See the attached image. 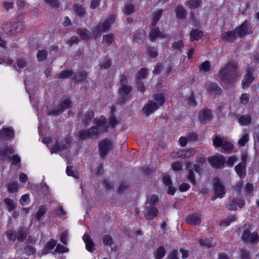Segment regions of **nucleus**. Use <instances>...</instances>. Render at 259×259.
Returning a JSON list of instances; mask_svg holds the SVG:
<instances>
[{"label":"nucleus","instance_id":"nucleus-37","mask_svg":"<svg viewBox=\"0 0 259 259\" xmlns=\"http://www.w3.org/2000/svg\"><path fill=\"white\" fill-rule=\"evenodd\" d=\"M90 132V138H97L100 134L103 133L97 128V126H93L88 129Z\"/></svg>","mask_w":259,"mask_h":259},{"label":"nucleus","instance_id":"nucleus-44","mask_svg":"<svg viewBox=\"0 0 259 259\" xmlns=\"http://www.w3.org/2000/svg\"><path fill=\"white\" fill-rule=\"evenodd\" d=\"M135 5L131 3H127L125 5L123 12L125 14L129 15L134 12Z\"/></svg>","mask_w":259,"mask_h":259},{"label":"nucleus","instance_id":"nucleus-63","mask_svg":"<svg viewBox=\"0 0 259 259\" xmlns=\"http://www.w3.org/2000/svg\"><path fill=\"white\" fill-rule=\"evenodd\" d=\"M241 259H250L249 251L245 249H241L240 252Z\"/></svg>","mask_w":259,"mask_h":259},{"label":"nucleus","instance_id":"nucleus-10","mask_svg":"<svg viewBox=\"0 0 259 259\" xmlns=\"http://www.w3.org/2000/svg\"><path fill=\"white\" fill-rule=\"evenodd\" d=\"M213 190L215 197H212L211 199L214 200L216 197L222 198L225 194V189L224 185L218 178L214 180Z\"/></svg>","mask_w":259,"mask_h":259},{"label":"nucleus","instance_id":"nucleus-46","mask_svg":"<svg viewBox=\"0 0 259 259\" xmlns=\"http://www.w3.org/2000/svg\"><path fill=\"white\" fill-rule=\"evenodd\" d=\"M224 140L220 136H216L213 139V145L215 148H220L222 146Z\"/></svg>","mask_w":259,"mask_h":259},{"label":"nucleus","instance_id":"nucleus-54","mask_svg":"<svg viewBox=\"0 0 259 259\" xmlns=\"http://www.w3.org/2000/svg\"><path fill=\"white\" fill-rule=\"evenodd\" d=\"M223 149L226 152H231L233 150L234 146L229 141L225 140L222 146Z\"/></svg>","mask_w":259,"mask_h":259},{"label":"nucleus","instance_id":"nucleus-14","mask_svg":"<svg viewBox=\"0 0 259 259\" xmlns=\"http://www.w3.org/2000/svg\"><path fill=\"white\" fill-rule=\"evenodd\" d=\"M185 221L190 225H199L201 222V214L197 212L191 213L186 216Z\"/></svg>","mask_w":259,"mask_h":259},{"label":"nucleus","instance_id":"nucleus-55","mask_svg":"<svg viewBox=\"0 0 259 259\" xmlns=\"http://www.w3.org/2000/svg\"><path fill=\"white\" fill-rule=\"evenodd\" d=\"M57 244V241L54 239H51L47 243L45 246V250L46 251H50L52 250Z\"/></svg>","mask_w":259,"mask_h":259},{"label":"nucleus","instance_id":"nucleus-4","mask_svg":"<svg viewBox=\"0 0 259 259\" xmlns=\"http://www.w3.org/2000/svg\"><path fill=\"white\" fill-rule=\"evenodd\" d=\"M132 90V87L130 85L120 86L118 91L119 97L117 102L119 104L125 103L129 99L128 95Z\"/></svg>","mask_w":259,"mask_h":259},{"label":"nucleus","instance_id":"nucleus-17","mask_svg":"<svg viewBox=\"0 0 259 259\" xmlns=\"http://www.w3.org/2000/svg\"><path fill=\"white\" fill-rule=\"evenodd\" d=\"M158 213L159 210L155 206H148L146 208L144 217L147 220H152L156 218Z\"/></svg>","mask_w":259,"mask_h":259},{"label":"nucleus","instance_id":"nucleus-5","mask_svg":"<svg viewBox=\"0 0 259 259\" xmlns=\"http://www.w3.org/2000/svg\"><path fill=\"white\" fill-rule=\"evenodd\" d=\"M196 153V150L194 148H191L187 149H182L178 151H173L170 153V157L172 158L177 159L188 158L194 155Z\"/></svg>","mask_w":259,"mask_h":259},{"label":"nucleus","instance_id":"nucleus-26","mask_svg":"<svg viewBox=\"0 0 259 259\" xmlns=\"http://www.w3.org/2000/svg\"><path fill=\"white\" fill-rule=\"evenodd\" d=\"M203 35V32L201 30L193 29L190 33V41H194V40H198Z\"/></svg>","mask_w":259,"mask_h":259},{"label":"nucleus","instance_id":"nucleus-31","mask_svg":"<svg viewBox=\"0 0 259 259\" xmlns=\"http://www.w3.org/2000/svg\"><path fill=\"white\" fill-rule=\"evenodd\" d=\"M176 14L178 19H182L185 18L187 12L182 6L178 5L176 9Z\"/></svg>","mask_w":259,"mask_h":259},{"label":"nucleus","instance_id":"nucleus-18","mask_svg":"<svg viewBox=\"0 0 259 259\" xmlns=\"http://www.w3.org/2000/svg\"><path fill=\"white\" fill-rule=\"evenodd\" d=\"M94 123L97 126L101 132L103 133L107 131L108 126L106 125V119L104 116H101L99 118H96L94 119Z\"/></svg>","mask_w":259,"mask_h":259},{"label":"nucleus","instance_id":"nucleus-29","mask_svg":"<svg viewBox=\"0 0 259 259\" xmlns=\"http://www.w3.org/2000/svg\"><path fill=\"white\" fill-rule=\"evenodd\" d=\"M239 123L242 125H249L251 122V116L250 115H245L237 116Z\"/></svg>","mask_w":259,"mask_h":259},{"label":"nucleus","instance_id":"nucleus-27","mask_svg":"<svg viewBox=\"0 0 259 259\" xmlns=\"http://www.w3.org/2000/svg\"><path fill=\"white\" fill-rule=\"evenodd\" d=\"M235 170L241 179L243 178L246 175L245 163H239L235 166Z\"/></svg>","mask_w":259,"mask_h":259},{"label":"nucleus","instance_id":"nucleus-35","mask_svg":"<svg viewBox=\"0 0 259 259\" xmlns=\"http://www.w3.org/2000/svg\"><path fill=\"white\" fill-rule=\"evenodd\" d=\"M73 9L76 15L82 17L85 14V9L79 4H75L73 5Z\"/></svg>","mask_w":259,"mask_h":259},{"label":"nucleus","instance_id":"nucleus-1","mask_svg":"<svg viewBox=\"0 0 259 259\" xmlns=\"http://www.w3.org/2000/svg\"><path fill=\"white\" fill-rule=\"evenodd\" d=\"M239 76L238 64L234 61L226 63L220 69L218 75L220 81L228 84L236 81Z\"/></svg>","mask_w":259,"mask_h":259},{"label":"nucleus","instance_id":"nucleus-24","mask_svg":"<svg viewBox=\"0 0 259 259\" xmlns=\"http://www.w3.org/2000/svg\"><path fill=\"white\" fill-rule=\"evenodd\" d=\"M94 117V112L92 110H88L84 115L81 116V121L85 127L91 122Z\"/></svg>","mask_w":259,"mask_h":259},{"label":"nucleus","instance_id":"nucleus-34","mask_svg":"<svg viewBox=\"0 0 259 259\" xmlns=\"http://www.w3.org/2000/svg\"><path fill=\"white\" fill-rule=\"evenodd\" d=\"M236 218V215L235 214L230 215L227 219H224L221 220L219 223L220 225L223 227H227L232 222L235 221Z\"/></svg>","mask_w":259,"mask_h":259},{"label":"nucleus","instance_id":"nucleus-8","mask_svg":"<svg viewBox=\"0 0 259 259\" xmlns=\"http://www.w3.org/2000/svg\"><path fill=\"white\" fill-rule=\"evenodd\" d=\"M208 160L211 165L215 168L223 167L225 163V158L222 155L209 156Z\"/></svg>","mask_w":259,"mask_h":259},{"label":"nucleus","instance_id":"nucleus-9","mask_svg":"<svg viewBox=\"0 0 259 259\" xmlns=\"http://www.w3.org/2000/svg\"><path fill=\"white\" fill-rule=\"evenodd\" d=\"M235 31L236 34L240 37H242L251 33V28L250 22L248 20H245L241 25L237 27L235 29Z\"/></svg>","mask_w":259,"mask_h":259},{"label":"nucleus","instance_id":"nucleus-19","mask_svg":"<svg viewBox=\"0 0 259 259\" xmlns=\"http://www.w3.org/2000/svg\"><path fill=\"white\" fill-rule=\"evenodd\" d=\"M221 38L223 40L233 42L237 38V34L235 31H228L221 34Z\"/></svg>","mask_w":259,"mask_h":259},{"label":"nucleus","instance_id":"nucleus-53","mask_svg":"<svg viewBox=\"0 0 259 259\" xmlns=\"http://www.w3.org/2000/svg\"><path fill=\"white\" fill-rule=\"evenodd\" d=\"M211 68L210 62L208 61H205L203 62L199 66V70L204 72H208Z\"/></svg>","mask_w":259,"mask_h":259},{"label":"nucleus","instance_id":"nucleus-23","mask_svg":"<svg viewBox=\"0 0 259 259\" xmlns=\"http://www.w3.org/2000/svg\"><path fill=\"white\" fill-rule=\"evenodd\" d=\"M83 239L85 243L86 249L91 252L95 250V244L90 236L85 234L83 236Z\"/></svg>","mask_w":259,"mask_h":259},{"label":"nucleus","instance_id":"nucleus-30","mask_svg":"<svg viewBox=\"0 0 259 259\" xmlns=\"http://www.w3.org/2000/svg\"><path fill=\"white\" fill-rule=\"evenodd\" d=\"M153 98L157 102L158 107L162 106L165 102V96L163 93L154 94L152 96Z\"/></svg>","mask_w":259,"mask_h":259},{"label":"nucleus","instance_id":"nucleus-33","mask_svg":"<svg viewBox=\"0 0 259 259\" xmlns=\"http://www.w3.org/2000/svg\"><path fill=\"white\" fill-rule=\"evenodd\" d=\"M201 3V0H188L185 5L190 9H196L200 6Z\"/></svg>","mask_w":259,"mask_h":259},{"label":"nucleus","instance_id":"nucleus-48","mask_svg":"<svg viewBox=\"0 0 259 259\" xmlns=\"http://www.w3.org/2000/svg\"><path fill=\"white\" fill-rule=\"evenodd\" d=\"M66 172L68 176L73 177L76 179L79 178V173L74 169L72 166H68L66 169Z\"/></svg>","mask_w":259,"mask_h":259},{"label":"nucleus","instance_id":"nucleus-64","mask_svg":"<svg viewBox=\"0 0 259 259\" xmlns=\"http://www.w3.org/2000/svg\"><path fill=\"white\" fill-rule=\"evenodd\" d=\"M167 259H179L178 250L174 249L170 251L167 256Z\"/></svg>","mask_w":259,"mask_h":259},{"label":"nucleus","instance_id":"nucleus-62","mask_svg":"<svg viewBox=\"0 0 259 259\" xmlns=\"http://www.w3.org/2000/svg\"><path fill=\"white\" fill-rule=\"evenodd\" d=\"M171 167L174 170L180 171L183 169V165L181 162L176 161L172 163Z\"/></svg>","mask_w":259,"mask_h":259},{"label":"nucleus","instance_id":"nucleus-16","mask_svg":"<svg viewBox=\"0 0 259 259\" xmlns=\"http://www.w3.org/2000/svg\"><path fill=\"white\" fill-rule=\"evenodd\" d=\"M158 108L157 103L152 101H149L143 107L142 111L148 116L154 113Z\"/></svg>","mask_w":259,"mask_h":259},{"label":"nucleus","instance_id":"nucleus-32","mask_svg":"<svg viewBox=\"0 0 259 259\" xmlns=\"http://www.w3.org/2000/svg\"><path fill=\"white\" fill-rule=\"evenodd\" d=\"M3 202L6 205L7 209L9 211H13L17 207L15 202L12 199L6 198L3 200Z\"/></svg>","mask_w":259,"mask_h":259},{"label":"nucleus","instance_id":"nucleus-52","mask_svg":"<svg viewBox=\"0 0 259 259\" xmlns=\"http://www.w3.org/2000/svg\"><path fill=\"white\" fill-rule=\"evenodd\" d=\"M44 2L46 4L55 9H57L60 6L59 0H44Z\"/></svg>","mask_w":259,"mask_h":259},{"label":"nucleus","instance_id":"nucleus-40","mask_svg":"<svg viewBox=\"0 0 259 259\" xmlns=\"http://www.w3.org/2000/svg\"><path fill=\"white\" fill-rule=\"evenodd\" d=\"M90 132L88 130H82L77 133V136L79 140H83L87 138H90Z\"/></svg>","mask_w":259,"mask_h":259},{"label":"nucleus","instance_id":"nucleus-12","mask_svg":"<svg viewBox=\"0 0 259 259\" xmlns=\"http://www.w3.org/2000/svg\"><path fill=\"white\" fill-rule=\"evenodd\" d=\"M213 117L211 110L208 108H204L199 112L198 119L202 124H205L211 120Z\"/></svg>","mask_w":259,"mask_h":259},{"label":"nucleus","instance_id":"nucleus-25","mask_svg":"<svg viewBox=\"0 0 259 259\" xmlns=\"http://www.w3.org/2000/svg\"><path fill=\"white\" fill-rule=\"evenodd\" d=\"M14 136V131L9 128H4L0 131V137L7 140L11 139Z\"/></svg>","mask_w":259,"mask_h":259},{"label":"nucleus","instance_id":"nucleus-21","mask_svg":"<svg viewBox=\"0 0 259 259\" xmlns=\"http://www.w3.org/2000/svg\"><path fill=\"white\" fill-rule=\"evenodd\" d=\"M14 153V150L12 147L6 146L0 149V157L2 161H5L9 158V155Z\"/></svg>","mask_w":259,"mask_h":259},{"label":"nucleus","instance_id":"nucleus-49","mask_svg":"<svg viewBox=\"0 0 259 259\" xmlns=\"http://www.w3.org/2000/svg\"><path fill=\"white\" fill-rule=\"evenodd\" d=\"M7 187L9 192L10 193H13L18 191L19 187L17 182H13L9 184L7 186Z\"/></svg>","mask_w":259,"mask_h":259},{"label":"nucleus","instance_id":"nucleus-2","mask_svg":"<svg viewBox=\"0 0 259 259\" xmlns=\"http://www.w3.org/2000/svg\"><path fill=\"white\" fill-rule=\"evenodd\" d=\"M115 17L113 15L109 16L103 23H100L95 28L94 33L97 37L100 36L102 32L109 29L111 25L114 23Z\"/></svg>","mask_w":259,"mask_h":259},{"label":"nucleus","instance_id":"nucleus-50","mask_svg":"<svg viewBox=\"0 0 259 259\" xmlns=\"http://www.w3.org/2000/svg\"><path fill=\"white\" fill-rule=\"evenodd\" d=\"M148 55L152 58H156L158 56V53L157 49L154 47L149 46L147 48Z\"/></svg>","mask_w":259,"mask_h":259},{"label":"nucleus","instance_id":"nucleus-13","mask_svg":"<svg viewBox=\"0 0 259 259\" xmlns=\"http://www.w3.org/2000/svg\"><path fill=\"white\" fill-rule=\"evenodd\" d=\"M205 88L209 94L213 97L220 95L222 92V90L216 83L208 82L205 84Z\"/></svg>","mask_w":259,"mask_h":259},{"label":"nucleus","instance_id":"nucleus-36","mask_svg":"<svg viewBox=\"0 0 259 259\" xmlns=\"http://www.w3.org/2000/svg\"><path fill=\"white\" fill-rule=\"evenodd\" d=\"M77 33L82 39H88L90 37V32L85 28H78Z\"/></svg>","mask_w":259,"mask_h":259},{"label":"nucleus","instance_id":"nucleus-11","mask_svg":"<svg viewBox=\"0 0 259 259\" xmlns=\"http://www.w3.org/2000/svg\"><path fill=\"white\" fill-rule=\"evenodd\" d=\"M254 71V69L251 67L248 66L247 68L246 73L242 81V86L243 89L248 88L254 80V77L253 75V72Z\"/></svg>","mask_w":259,"mask_h":259},{"label":"nucleus","instance_id":"nucleus-60","mask_svg":"<svg viewBox=\"0 0 259 259\" xmlns=\"http://www.w3.org/2000/svg\"><path fill=\"white\" fill-rule=\"evenodd\" d=\"M188 180L193 185H195L196 184V182L195 178V174L194 171L190 169L189 170L188 175L187 176Z\"/></svg>","mask_w":259,"mask_h":259},{"label":"nucleus","instance_id":"nucleus-57","mask_svg":"<svg viewBox=\"0 0 259 259\" xmlns=\"http://www.w3.org/2000/svg\"><path fill=\"white\" fill-rule=\"evenodd\" d=\"M24 252L27 255H33L35 253L36 250L32 245H26L24 247Z\"/></svg>","mask_w":259,"mask_h":259},{"label":"nucleus","instance_id":"nucleus-41","mask_svg":"<svg viewBox=\"0 0 259 259\" xmlns=\"http://www.w3.org/2000/svg\"><path fill=\"white\" fill-rule=\"evenodd\" d=\"M67 148V146L63 144L62 145H60L58 142H56L54 146L51 148V153H56L59 151H63Z\"/></svg>","mask_w":259,"mask_h":259},{"label":"nucleus","instance_id":"nucleus-43","mask_svg":"<svg viewBox=\"0 0 259 259\" xmlns=\"http://www.w3.org/2000/svg\"><path fill=\"white\" fill-rule=\"evenodd\" d=\"M162 10H159L154 14L153 19L151 23V25L152 26H155L157 24L158 21H159V20L160 19L162 16Z\"/></svg>","mask_w":259,"mask_h":259},{"label":"nucleus","instance_id":"nucleus-20","mask_svg":"<svg viewBox=\"0 0 259 259\" xmlns=\"http://www.w3.org/2000/svg\"><path fill=\"white\" fill-rule=\"evenodd\" d=\"M165 38L167 35L162 32H160L158 28H154L151 29L150 34L149 38L151 41H154L157 37Z\"/></svg>","mask_w":259,"mask_h":259},{"label":"nucleus","instance_id":"nucleus-22","mask_svg":"<svg viewBox=\"0 0 259 259\" xmlns=\"http://www.w3.org/2000/svg\"><path fill=\"white\" fill-rule=\"evenodd\" d=\"M29 232L24 227H20L16 231L17 240L18 242H22L26 239Z\"/></svg>","mask_w":259,"mask_h":259},{"label":"nucleus","instance_id":"nucleus-56","mask_svg":"<svg viewBox=\"0 0 259 259\" xmlns=\"http://www.w3.org/2000/svg\"><path fill=\"white\" fill-rule=\"evenodd\" d=\"M102 241L105 245L111 246L113 243L112 237L109 235H105L102 237Z\"/></svg>","mask_w":259,"mask_h":259},{"label":"nucleus","instance_id":"nucleus-28","mask_svg":"<svg viewBox=\"0 0 259 259\" xmlns=\"http://www.w3.org/2000/svg\"><path fill=\"white\" fill-rule=\"evenodd\" d=\"M87 77V72L83 70L78 73H75L72 77V79L76 82L83 81Z\"/></svg>","mask_w":259,"mask_h":259},{"label":"nucleus","instance_id":"nucleus-15","mask_svg":"<svg viewBox=\"0 0 259 259\" xmlns=\"http://www.w3.org/2000/svg\"><path fill=\"white\" fill-rule=\"evenodd\" d=\"M112 146V143L108 139H104L99 143V150L100 156L103 158L108 151L110 150Z\"/></svg>","mask_w":259,"mask_h":259},{"label":"nucleus","instance_id":"nucleus-51","mask_svg":"<svg viewBox=\"0 0 259 259\" xmlns=\"http://www.w3.org/2000/svg\"><path fill=\"white\" fill-rule=\"evenodd\" d=\"M48 52L46 50H39L37 54V58L38 61H42L47 59Z\"/></svg>","mask_w":259,"mask_h":259},{"label":"nucleus","instance_id":"nucleus-45","mask_svg":"<svg viewBox=\"0 0 259 259\" xmlns=\"http://www.w3.org/2000/svg\"><path fill=\"white\" fill-rule=\"evenodd\" d=\"M165 250L163 246H159L156 250L155 253L156 259H161L165 255Z\"/></svg>","mask_w":259,"mask_h":259},{"label":"nucleus","instance_id":"nucleus-38","mask_svg":"<svg viewBox=\"0 0 259 259\" xmlns=\"http://www.w3.org/2000/svg\"><path fill=\"white\" fill-rule=\"evenodd\" d=\"M8 240L14 242L17 239L16 231L10 229L8 230L5 233Z\"/></svg>","mask_w":259,"mask_h":259},{"label":"nucleus","instance_id":"nucleus-58","mask_svg":"<svg viewBox=\"0 0 259 259\" xmlns=\"http://www.w3.org/2000/svg\"><path fill=\"white\" fill-rule=\"evenodd\" d=\"M112 64V61L110 59H105L100 64V66L102 69H108L110 67Z\"/></svg>","mask_w":259,"mask_h":259},{"label":"nucleus","instance_id":"nucleus-59","mask_svg":"<svg viewBox=\"0 0 259 259\" xmlns=\"http://www.w3.org/2000/svg\"><path fill=\"white\" fill-rule=\"evenodd\" d=\"M46 207L44 206H41L36 214V219L39 221L41 218L46 213Z\"/></svg>","mask_w":259,"mask_h":259},{"label":"nucleus","instance_id":"nucleus-42","mask_svg":"<svg viewBox=\"0 0 259 259\" xmlns=\"http://www.w3.org/2000/svg\"><path fill=\"white\" fill-rule=\"evenodd\" d=\"M147 69L142 68L136 75L137 80H141V79H145L147 76Z\"/></svg>","mask_w":259,"mask_h":259},{"label":"nucleus","instance_id":"nucleus-3","mask_svg":"<svg viewBox=\"0 0 259 259\" xmlns=\"http://www.w3.org/2000/svg\"><path fill=\"white\" fill-rule=\"evenodd\" d=\"M23 26L18 25L17 23L6 22L2 25V29L5 33L10 35H14L22 29Z\"/></svg>","mask_w":259,"mask_h":259},{"label":"nucleus","instance_id":"nucleus-61","mask_svg":"<svg viewBox=\"0 0 259 259\" xmlns=\"http://www.w3.org/2000/svg\"><path fill=\"white\" fill-rule=\"evenodd\" d=\"M55 251L58 253L67 252L69 251V249L67 247H65L62 245H61L60 244H58L57 245Z\"/></svg>","mask_w":259,"mask_h":259},{"label":"nucleus","instance_id":"nucleus-39","mask_svg":"<svg viewBox=\"0 0 259 259\" xmlns=\"http://www.w3.org/2000/svg\"><path fill=\"white\" fill-rule=\"evenodd\" d=\"M114 40V35L110 33L103 36L102 43L103 44H106L107 46H109L112 44Z\"/></svg>","mask_w":259,"mask_h":259},{"label":"nucleus","instance_id":"nucleus-47","mask_svg":"<svg viewBox=\"0 0 259 259\" xmlns=\"http://www.w3.org/2000/svg\"><path fill=\"white\" fill-rule=\"evenodd\" d=\"M73 72L71 70H63L58 74V77L60 79L68 78L73 76Z\"/></svg>","mask_w":259,"mask_h":259},{"label":"nucleus","instance_id":"nucleus-6","mask_svg":"<svg viewBox=\"0 0 259 259\" xmlns=\"http://www.w3.org/2000/svg\"><path fill=\"white\" fill-rule=\"evenodd\" d=\"M71 101L68 98H66L64 99L62 103L59 104L55 109L49 112V115L57 116L63 112L65 108H69L71 107Z\"/></svg>","mask_w":259,"mask_h":259},{"label":"nucleus","instance_id":"nucleus-7","mask_svg":"<svg viewBox=\"0 0 259 259\" xmlns=\"http://www.w3.org/2000/svg\"><path fill=\"white\" fill-rule=\"evenodd\" d=\"M241 238L245 242L252 244H256L259 242V236L257 233L255 232L251 234L248 230L243 231Z\"/></svg>","mask_w":259,"mask_h":259}]
</instances>
